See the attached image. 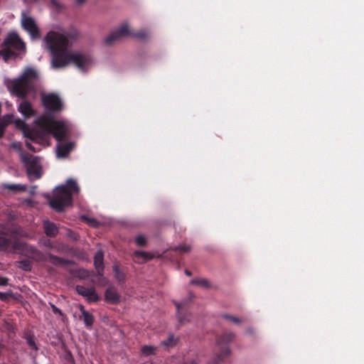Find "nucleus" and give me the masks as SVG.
<instances>
[{
    "label": "nucleus",
    "mask_w": 364,
    "mask_h": 364,
    "mask_svg": "<svg viewBox=\"0 0 364 364\" xmlns=\"http://www.w3.org/2000/svg\"><path fill=\"white\" fill-rule=\"evenodd\" d=\"M134 255L138 258H142L144 261H149L154 257V254L149 252L136 250L134 252Z\"/></svg>",
    "instance_id": "5701e85b"
},
{
    "label": "nucleus",
    "mask_w": 364,
    "mask_h": 364,
    "mask_svg": "<svg viewBox=\"0 0 364 364\" xmlns=\"http://www.w3.org/2000/svg\"><path fill=\"white\" fill-rule=\"evenodd\" d=\"M103 270L104 269L97 270V274H95V275L98 277L97 284L100 287H105L109 283L108 279L104 277Z\"/></svg>",
    "instance_id": "a878e982"
},
{
    "label": "nucleus",
    "mask_w": 364,
    "mask_h": 364,
    "mask_svg": "<svg viewBox=\"0 0 364 364\" xmlns=\"http://www.w3.org/2000/svg\"><path fill=\"white\" fill-rule=\"evenodd\" d=\"M82 316H83V320H84L85 325L89 327L92 326L93 324V322H94L93 316L87 311V312H83Z\"/></svg>",
    "instance_id": "c85d7f7f"
},
{
    "label": "nucleus",
    "mask_w": 364,
    "mask_h": 364,
    "mask_svg": "<svg viewBox=\"0 0 364 364\" xmlns=\"http://www.w3.org/2000/svg\"><path fill=\"white\" fill-rule=\"evenodd\" d=\"M16 124L17 127H21L22 125H25L24 122L20 119H18L16 121Z\"/></svg>",
    "instance_id": "de8ad7c7"
},
{
    "label": "nucleus",
    "mask_w": 364,
    "mask_h": 364,
    "mask_svg": "<svg viewBox=\"0 0 364 364\" xmlns=\"http://www.w3.org/2000/svg\"><path fill=\"white\" fill-rule=\"evenodd\" d=\"M1 325L2 328L4 329L5 331H7L11 333H14V330H15L14 326L9 321L4 320V321H2V323Z\"/></svg>",
    "instance_id": "7c9ffc66"
},
{
    "label": "nucleus",
    "mask_w": 364,
    "mask_h": 364,
    "mask_svg": "<svg viewBox=\"0 0 364 364\" xmlns=\"http://www.w3.org/2000/svg\"><path fill=\"white\" fill-rule=\"evenodd\" d=\"M222 317L224 319L230 321V322H232V323H233L235 324H237V325L241 324L245 321L244 319H242L241 318H239L237 316H232V315H230V314H223L222 316Z\"/></svg>",
    "instance_id": "bb28decb"
},
{
    "label": "nucleus",
    "mask_w": 364,
    "mask_h": 364,
    "mask_svg": "<svg viewBox=\"0 0 364 364\" xmlns=\"http://www.w3.org/2000/svg\"><path fill=\"white\" fill-rule=\"evenodd\" d=\"M7 188L14 191H22L26 189V186L20 185H9Z\"/></svg>",
    "instance_id": "f704fd0d"
},
{
    "label": "nucleus",
    "mask_w": 364,
    "mask_h": 364,
    "mask_svg": "<svg viewBox=\"0 0 364 364\" xmlns=\"http://www.w3.org/2000/svg\"><path fill=\"white\" fill-rule=\"evenodd\" d=\"M120 40L123 38L131 36L132 31H130L128 23L122 24L117 30L114 31Z\"/></svg>",
    "instance_id": "a211bd4d"
},
{
    "label": "nucleus",
    "mask_w": 364,
    "mask_h": 364,
    "mask_svg": "<svg viewBox=\"0 0 364 364\" xmlns=\"http://www.w3.org/2000/svg\"><path fill=\"white\" fill-rule=\"evenodd\" d=\"M20 267L25 271L31 270V264L28 261L23 260L20 262Z\"/></svg>",
    "instance_id": "4c0bfd02"
},
{
    "label": "nucleus",
    "mask_w": 364,
    "mask_h": 364,
    "mask_svg": "<svg viewBox=\"0 0 364 364\" xmlns=\"http://www.w3.org/2000/svg\"><path fill=\"white\" fill-rule=\"evenodd\" d=\"M120 41V38L117 36L115 31L110 33L105 39L104 43L106 46H111L115 42Z\"/></svg>",
    "instance_id": "412c9836"
},
{
    "label": "nucleus",
    "mask_w": 364,
    "mask_h": 364,
    "mask_svg": "<svg viewBox=\"0 0 364 364\" xmlns=\"http://www.w3.org/2000/svg\"><path fill=\"white\" fill-rule=\"evenodd\" d=\"M193 298V294L191 292H189L188 301L184 300L182 302L174 301V304L178 310V321L181 324H182L183 323V320H184V318L183 316V313L181 312V309H183L189 301H191Z\"/></svg>",
    "instance_id": "f3484780"
},
{
    "label": "nucleus",
    "mask_w": 364,
    "mask_h": 364,
    "mask_svg": "<svg viewBox=\"0 0 364 364\" xmlns=\"http://www.w3.org/2000/svg\"><path fill=\"white\" fill-rule=\"evenodd\" d=\"M56 251L59 253H70L72 252L73 249L70 248L68 245H58L55 247Z\"/></svg>",
    "instance_id": "473e14b6"
},
{
    "label": "nucleus",
    "mask_w": 364,
    "mask_h": 364,
    "mask_svg": "<svg viewBox=\"0 0 364 364\" xmlns=\"http://www.w3.org/2000/svg\"><path fill=\"white\" fill-rule=\"evenodd\" d=\"M41 100L43 105L49 113H58L63 109V102L56 94H43L42 95Z\"/></svg>",
    "instance_id": "1a4fd4ad"
},
{
    "label": "nucleus",
    "mask_w": 364,
    "mask_h": 364,
    "mask_svg": "<svg viewBox=\"0 0 364 364\" xmlns=\"http://www.w3.org/2000/svg\"><path fill=\"white\" fill-rule=\"evenodd\" d=\"M75 1L77 5H82L86 1V0H75Z\"/></svg>",
    "instance_id": "8fccbe9b"
},
{
    "label": "nucleus",
    "mask_w": 364,
    "mask_h": 364,
    "mask_svg": "<svg viewBox=\"0 0 364 364\" xmlns=\"http://www.w3.org/2000/svg\"><path fill=\"white\" fill-rule=\"evenodd\" d=\"M38 0H34V1H38Z\"/></svg>",
    "instance_id": "bf43d9fd"
},
{
    "label": "nucleus",
    "mask_w": 364,
    "mask_h": 364,
    "mask_svg": "<svg viewBox=\"0 0 364 364\" xmlns=\"http://www.w3.org/2000/svg\"><path fill=\"white\" fill-rule=\"evenodd\" d=\"M136 243L138 246L144 247L147 245V241L144 236L139 235L136 238Z\"/></svg>",
    "instance_id": "72a5a7b5"
},
{
    "label": "nucleus",
    "mask_w": 364,
    "mask_h": 364,
    "mask_svg": "<svg viewBox=\"0 0 364 364\" xmlns=\"http://www.w3.org/2000/svg\"><path fill=\"white\" fill-rule=\"evenodd\" d=\"M67 237L72 240L73 241H77L79 239L78 235L73 231L69 230L67 232Z\"/></svg>",
    "instance_id": "e433bc0d"
},
{
    "label": "nucleus",
    "mask_w": 364,
    "mask_h": 364,
    "mask_svg": "<svg viewBox=\"0 0 364 364\" xmlns=\"http://www.w3.org/2000/svg\"><path fill=\"white\" fill-rule=\"evenodd\" d=\"M79 187L73 179L67 181L65 186L57 187L53 191V196L46 195V197L49 201L50 206L58 212L64 210L65 206L69 205L72 202L73 193H78Z\"/></svg>",
    "instance_id": "20e7f679"
},
{
    "label": "nucleus",
    "mask_w": 364,
    "mask_h": 364,
    "mask_svg": "<svg viewBox=\"0 0 364 364\" xmlns=\"http://www.w3.org/2000/svg\"><path fill=\"white\" fill-rule=\"evenodd\" d=\"M48 259L50 263L55 266H66L74 264L75 262L73 260L65 259L62 257L55 256L51 253H48L47 255Z\"/></svg>",
    "instance_id": "4468645a"
},
{
    "label": "nucleus",
    "mask_w": 364,
    "mask_h": 364,
    "mask_svg": "<svg viewBox=\"0 0 364 364\" xmlns=\"http://www.w3.org/2000/svg\"><path fill=\"white\" fill-rule=\"evenodd\" d=\"M5 230H7L10 234L14 236L15 238L16 237H26L27 234L23 230V229L20 227L19 225L11 223V224H5L1 225L0 224V234H5Z\"/></svg>",
    "instance_id": "9b49d317"
},
{
    "label": "nucleus",
    "mask_w": 364,
    "mask_h": 364,
    "mask_svg": "<svg viewBox=\"0 0 364 364\" xmlns=\"http://www.w3.org/2000/svg\"><path fill=\"white\" fill-rule=\"evenodd\" d=\"M121 296L117 289L110 285L105 292V300L111 304H118L120 302Z\"/></svg>",
    "instance_id": "ddd939ff"
},
{
    "label": "nucleus",
    "mask_w": 364,
    "mask_h": 364,
    "mask_svg": "<svg viewBox=\"0 0 364 364\" xmlns=\"http://www.w3.org/2000/svg\"><path fill=\"white\" fill-rule=\"evenodd\" d=\"M43 245L46 247H48L49 248H53V247L50 240H47L44 241Z\"/></svg>",
    "instance_id": "c03bdc74"
},
{
    "label": "nucleus",
    "mask_w": 364,
    "mask_h": 364,
    "mask_svg": "<svg viewBox=\"0 0 364 364\" xmlns=\"http://www.w3.org/2000/svg\"><path fill=\"white\" fill-rule=\"evenodd\" d=\"M132 37H134L140 41H146L148 38V34L146 33V30H141L138 33H132Z\"/></svg>",
    "instance_id": "c756f323"
},
{
    "label": "nucleus",
    "mask_w": 364,
    "mask_h": 364,
    "mask_svg": "<svg viewBox=\"0 0 364 364\" xmlns=\"http://www.w3.org/2000/svg\"><path fill=\"white\" fill-rule=\"evenodd\" d=\"M247 333H250V334H252L254 333V329L253 328H249L247 330Z\"/></svg>",
    "instance_id": "864d4df0"
},
{
    "label": "nucleus",
    "mask_w": 364,
    "mask_h": 364,
    "mask_svg": "<svg viewBox=\"0 0 364 364\" xmlns=\"http://www.w3.org/2000/svg\"><path fill=\"white\" fill-rule=\"evenodd\" d=\"M5 234H0V250L4 252H15L21 250L26 243L20 242L17 240L19 237L15 238L10 232L5 230Z\"/></svg>",
    "instance_id": "6e6552de"
},
{
    "label": "nucleus",
    "mask_w": 364,
    "mask_h": 364,
    "mask_svg": "<svg viewBox=\"0 0 364 364\" xmlns=\"http://www.w3.org/2000/svg\"><path fill=\"white\" fill-rule=\"evenodd\" d=\"M82 219L87 220L90 223H91L92 225H95V223H96V221L95 220H90L85 216H82Z\"/></svg>",
    "instance_id": "49530a36"
},
{
    "label": "nucleus",
    "mask_w": 364,
    "mask_h": 364,
    "mask_svg": "<svg viewBox=\"0 0 364 364\" xmlns=\"http://www.w3.org/2000/svg\"><path fill=\"white\" fill-rule=\"evenodd\" d=\"M173 251H179L181 252H189L191 250V247L188 245H180L178 246L172 247Z\"/></svg>",
    "instance_id": "2f4dec72"
},
{
    "label": "nucleus",
    "mask_w": 364,
    "mask_h": 364,
    "mask_svg": "<svg viewBox=\"0 0 364 364\" xmlns=\"http://www.w3.org/2000/svg\"><path fill=\"white\" fill-rule=\"evenodd\" d=\"M80 36L79 31L72 28L64 34L55 31H49L44 38L48 49L52 54L51 64L54 68H60L72 63L83 70L90 63L87 55L80 53L67 52L70 44L77 41Z\"/></svg>",
    "instance_id": "f257e3e1"
},
{
    "label": "nucleus",
    "mask_w": 364,
    "mask_h": 364,
    "mask_svg": "<svg viewBox=\"0 0 364 364\" xmlns=\"http://www.w3.org/2000/svg\"><path fill=\"white\" fill-rule=\"evenodd\" d=\"M235 337V334L233 332L227 331L217 338L218 350L215 357L209 364H223L225 362L231 355L230 344L233 341Z\"/></svg>",
    "instance_id": "423d86ee"
},
{
    "label": "nucleus",
    "mask_w": 364,
    "mask_h": 364,
    "mask_svg": "<svg viewBox=\"0 0 364 364\" xmlns=\"http://www.w3.org/2000/svg\"><path fill=\"white\" fill-rule=\"evenodd\" d=\"M50 2L52 6L57 9H61L63 8V5L58 0H50Z\"/></svg>",
    "instance_id": "ea45409f"
},
{
    "label": "nucleus",
    "mask_w": 364,
    "mask_h": 364,
    "mask_svg": "<svg viewBox=\"0 0 364 364\" xmlns=\"http://www.w3.org/2000/svg\"><path fill=\"white\" fill-rule=\"evenodd\" d=\"M26 146L31 151H33V152H36V151L35 147L30 142L26 141Z\"/></svg>",
    "instance_id": "37998d69"
},
{
    "label": "nucleus",
    "mask_w": 364,
    "mask_h": 364,
    "mask_svg": "<svg viewBox=\"0 0 364 364\" xmlns=\"http://www.w3.org/2000/svg\"><path fill=\"white\" fill-rule=\"evenodd\" d=\"M35 124L37 127L28 129L26 134V137L31 140L42 144L48 134L59 141L56 146V156L58 158H66L74 148L73 142L63 143L69 136V129L63 121L55 120L52 117L43 114L39 117Z\"/></svg>",
    "instance_id": "f03ea898"
},
{
    "label": "nucleus",
    "mask_w": 364,
    "mask_h": 364,
    "mask_svg": "<svg viewBox=\"0 0 364 364\" xmlns=\"http://www.w3.org/2000/svg\"><path fill=\"white\" fill-rule=\"evenodd\" d=\"M183 364H197L195 361H191L190 363H185Z\"/></svg>",
    "instance_id": "6e6d98bb"
},
{
    "label": "nucleus",
    "mask_w": 364,
    "mask_h": 364,
    "mask_svg": "<svg viewBox=\"0 0 364 364\" xmlns=\"http://www.w3.org/2000/svg\"><path fill=\"white\" fill-rule=\"evenodd\" d=\"M38 77L37 72L33 68H28L19 77L6 81V86L10 92L23 100L20 103L18 110L25 118L35 115L31 103L25 99L30 92L36 90L35 82Z\"/></svg>",
    "instance_id": "7ed1b4c3"
},
{
    "label": "nucleus",
    "mask_w": 364,
    "mask_h": 364,
    "mask_svg": "<svg viewBox=\"0 0 364 364\" xmlns=\"http://www.w3.org/2000/svg\"><path fill=\"white\" fill-rule=\"evenodd\" d=\"M178 341V338H175L173 334H170L166 340L161 342V345L166 348H169L176 346Z\"/></svg>",
    "instance_id": "aec40b11"
},
{
    "label": "nucleus",
    "mask_w": 364,
    "mask_h": 364,
    "mask_svg": "<svg viewBox=\"0 0 364 364\" xmlns=\"http://www.w3.org/2000/svg\"><path fill=\"white\" fill-rule=\"evenodd\" d=\"M8 279L6 277H0V285H6L7 284Z\"/></svg>",
    "instance_id": "a18cd8bd"
},
{
    "label": "nucleus",
    "mask_w": 364,
    "mask_h": 364,
    "mask_svg": "<svg viewBox=\"0 0 364 364\" xmlns=\"http://www.w3.org/2000/svg\"><path fill=\"white\" fill-rule=\"evenodd\" d=\"M76 275L81 279H85L90 276H95V273L94 272L88 271L85 269H79L76 271Z\"/></svg>",
    "instance_id": "393cba45"
},
{
    "label": "nucleus",
    "mask_w": 364,
    "mask_h": 364,
    "mask_svg": "<svg viewBox=\"0 0 364 364\" xmlns=\"http://www.w3.org/2000/svg\"><path fill=\"white\" fill-rule=\"evenodd\" d=\"M157 348L153 346H143L141 348V354L144 356L155 355Z\"/></svg>",
    "instance_id": "4be33fe9"
},
{
    "label": "nucleus",
    "mask_w": 364,
    "mask_h": 364,
    "mask_svg": "<svg viewBox=\"0 0 364 364\" xmlns=\"http://www.w3.org/2000/svg\"><path fill=\"white\" fill-rule=\"evenodd\" d=\"M79 308H80V310L82 312V314H83V312H87V311L85 310V308H84V306L82 305H80Z\"/></svg>",
    "instance_id": "3c124183"
},
{
    "label": "nucleus",
    "mask_w": 364,
    "mask_h": 364,
    "mask_svg": "<svg viewBox=\"0 0 364 364\" xmlns=\"http://www.w3.org/2000/svg\"><path fill=\"white\" fill-rule=\"evenodd\" d=\"M113 269L114 272V277L117 282L119 283H124L125 281V275L119 270V265L117 264H114Z\"/></svg>",
    "instance_id": "b1692460"
},
{
    "label": "nucleus",
    "mask_w": 364,
    "mask_h": 364,
    "mask_svg": "<svg viewBox=\"0 0 364 364\" xmlns=\"http://www.w3.org/2000/svg\"><path fill=\"white\" fill-rule=\"evenodd\" d=\"M104 253L102 250H99L96 252L94 257V265L97 270L104 269Z\"/></svg>",
    "instance_id": "6ab92c4d"
},
{
    "label": "nucleus",
    "mask_w": 364,
    "mask_h": 364,
    "mask_svg": "<svg viewBox=\"0 0 364 364\" xmlns=\"http://www.w3.org/2000/svg\"><path fill=\"white\" fill-rule=\"evenodd\" d=\"M185 274H186L187 276H189V277L192 275L191 272L189 270H188V269H186V270H185Z\"/></svg>",
    "instance_id": "603ef678"
},
{
    "label": "nucleus",
    "mask_w": 364,
    "mask_h": 364,
    "mask_svg": "<svg viewBox=\"0 0 364 364\" xmlns=\"http://www.w3.org/2000/svg\"><path fill=\"white\" fill-rule=\"evenodd\" d=\"M9 220L10 221H13V220H16V216L11 213H9Z\"/></svg>",
    "instance_id": "09e8293b"
},
{
    "label": "nucleus",
    "mask_w": 364,
    "mask_h": 364,
    "mask_svg": "<svg viewBox=\"0 0 364 364\" xmlns=\"http://www.w3.org/2000/svg\"><path fill=\"white\" fill-rule=\"evenodd\" d=\"M191 284H197V285H204L205 284V281L203 280H196V279H193L190 282Z\"/></svg>",
    "instance_id": "79ce46f5"
},
{
    "label": "nucleus",
    "mask_w": 364,
    "mask_h": 364,
    "mask_svg": "<svg viewBox=\"0 0 364 364\" xmlns=\"http://www.w3.org/2000/svg\"><path fill=\"white\" fill-rule=\"evenodd\" d=\"M43 227L44 232L48 237H55L58 234V228L54 223L49 220H44L43 222Z\"/></svg>",
    "instance_id": "2eb2a0df"
},
{
    "label": "nucleus",
    "mask_w": 364,
    "mask_h": 364,
    "mask_svg": "<svg viewBox=\"0 0 364 364\" xmlns=\"http://www.w3.org/2000/svg\"><path fill=\"white\" fill-rule=\"evenodd\" d=\"M26 45L19 36L15 32L9 33L4 38L0 55L5 62L10 59H16L18 54L17 52H25Z\"/></svg>",
    "instance_id": "39448f33"
},
{
    "label": "nucleus",
    "mask_w": 364,
    "mask_h": 364,
    "mask_svg": "<svg viewBox=\"0 0 364 364\" xmlns=\"http://www.w3.org/2000/svg\"><path fill=\"white\" fill-rule=\"evenodd\" d=\"M13 115H6L4 122H0V138L4 134V129L11 122Z\"/></svg>",
    "instance_id": "cd10ccee"
},
{
    "label": "nucleus",
    "mask_w": 364,
    "mask_h": 364,
    "mask_svg": "<svg viewBox=\"0 0 364 364\" xmlns=\"http://www.w3.org/2000/svg\"><path fill=\"white\" fill-rule=\"evenodd\" d=\"M183 318H185V316H184V315H183ZM185 321H186V318H184V320H183V322H185ZM186 321H188V319H186ZM183 323H183L182 324H183Z\"/></svg>",
    "instance_id": "13d9d810"
},
{
    "label": "nucleus",
    "mask_w": 364,
    "mask_h": 364,
    "mask_svg": "<svg viewBox=\"0 0 364 364\" xmlns=\"http://www.w3.org/2000/svg\"><path fill=\"white\" fill-rule=\"evenodd\" d=\"M26 341H27V343L31 347L33 348L34 350H38V347L36 345V343L34 341V339H33V336H28L26 337Z\"/></svg>",
    "instance_id": "c9c22d12"
},
{
    "label": "nucleus",
    "mask_w": 364,
    "mask_h": 364,
    "mask_svg": "<svg viewBox=\"0 0 364 364\" xmlns=\"http://www.w3.org/2000/svg\"><path fill=\"white\" fill-rule=\"evenodd\" d=\"M21 23L23 28L30 33L32 38H39L41 37L39 28L33 18L23 14Z\"/></svg>",
    "instance_id": "9d476101"
},
{
    "label": "nucleus",
    "mask_w": 364,
    "mask_h": 364,
    "mask_svg": "<svg viewBox=\"0 0 364 364\" xmlns=\"http://www.w3.org/2000/svg\"><path fill=\"white\" fill-rule=\"evenodd\" d=\"M75 289L77 292L85 297L89 302H97L100 300V296L96 293L95 288L87 289L83 286L77 285Z\"/></svg>",
    "instance_id": "f8f14e48"
},
{
    "label": "nucleus",
    "mask_w": 364,
    "mask_h": 364,
    "mask_svg": "<svg viewBox=\"0 0 364 364\" xmlns=\"http://www.w3.org/2000/svg\"><path fill=\"white\" fill-rule=\"evenodd\" d=\"M205 285H206V289L209 287V284H208V281H207V280H206Z\"/></svg>",
    "instance_id": "4d7b16f0"
},
{
    "label": "nucleus",
    "mask_w": 364,
    "mask_h": 364,
    "mask_svg": "<svg viewBox=\"0 0 364 364\" xmlns=\"http://www.w3.org/2000/svg\"><path fill=\"white\" fill-rule=\"evenodd\" d=\"M14 295L11 292L1 293L0 292V299L3 301H6L10 298H13Z\"/></svg>",
    "instance_id": "58836bf2"
},
{
    "label": "nucleus",
    "mask_w": 364,
    "mask_h": 364,
    "mask_svg": "<svg viewBox=\"0 0 364 364\" xmlns=\"http://www.w3.org/2000/svg\"><path fill=\"white\" fill-rule=\"evenodd\" d=\"M50 304V306H51V308H52V309H53V313H55V314H58L60 316H63V317L64 316L63 314L62 313V311H61L58 308H57V307H56L54 304Z\"/></svg>",
    "instance_id": "a19ab883"
},
{
    "label": "nucleus",
    "mask_w": 364,
    "mask_h": 364,
    "mask_svg": "<svg viewBox=\"0 0 364 364\" xmlns=\"http://www.w3.org/2000/svg\"><path fill=\"white\" fill-rule=\"evenodd\" d=\"M12 146L14 148H16V149H18L19 147L18 144H13Z\"/></svg>",
    "instance_id": "5fc2aeb1"
},
{
    "label": "nucleus",
    "mask_w": 364,
    "mask_h": 364,
    "mask_svg": "<svg viewBox=\"0 0 364 364\" xmlns=\"http://www.w3.org/2000/svg\"><path fill=\"white\" fill-rule=\"evenodd\" d=\"M21 160L26 166V173L31 180L41 178L43 167L38 156L22 152L21 153Z\"/></svg>",
    "instance_id": "0eeeda50"
},
{
    "label": "nucleus",
    "mask_w": 364,
    "mask_h": 364,
    "mask_svg": "<svg viewBox=\"0 0 364 364\" xmlns=\"http://www.w3.org/2000/svg\"><path fill=\"white\" fill-rule=\"evenodd\" d=\"M27 250L28 252L30 254L29 256L38 261H43L46 259L45 255L38 250L37 249L33 248V247H28L26 244V246L23 247L21 250Z\"/></svg>",
    "instance_id": "dca6fc26"
}]
</instances>
